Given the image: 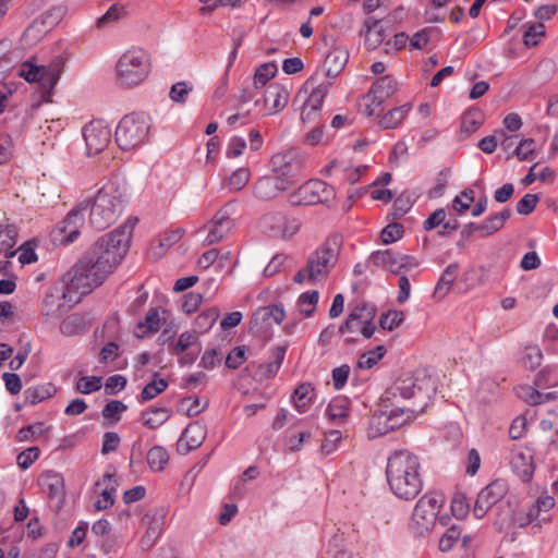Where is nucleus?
Listing matches in <instances>:
<instances>
[{"mask_svg": "<svg viewBox=\"0 0 558 558\" xmlns=\"http://www.w3.org/2000/svg\"><path fill=\"white\" fill-rule=\"evenodd\" d=\"M434 392V383L425 374H402L383 393L379 409L371 421L372 427L385 435L402 426L424 412Z\"/></svg>", "mask_w": 558, "mask_h": 558, "instance_id": "1", "label": "nucleus"}, {"mask_svg": "<svg viewBox=\"0 0 558 558\" xmlns=\"http://www.w3.org/2000/svg\"><path fill=\"white\" fill-rule=\"evenodd\" d=\"M137 221L136 217H130L122 226L99 238L78 260L81 269L90 274L95 283L100 286L124 258Z\"/></svg>", "mask_w": 558, "mask_h": 558, "instance_id": "2", "label": "nucleus"}, {"mask_svg": "<svg viewBox=\"0 0 558 558\" xmlns=\"http://www.w3.org/2000/svg\"><path fill=\"white\" fill-rule=\"evenodd\" d=\"M418 458L408 450L395 451L389 458L386 476L391 492L400 499L412 500L423 488Z\"/></svg>", "mask_w": 558, "mask_h": 558, "instance_id": "3", "label": "nucleus"}, {"mask_svg": "<svg viewBox=\"0 0 558 558\" xmlns=\"http://www.w3.org/2000/svg\"><path fill=\"white\" fill-rule=\"evenodd\" d=\"M125 205V194L116 182H108L95 194L80 201V208L89 209V223L104 230L114 223Z\"/></svg>", "mask_w": 558, "mask_h": 558, "instance_id": "4", "label": "nucleus"}, {"mask_svg": "<svg viewBox=\"0 0 558 558\" xmlns=\"http://www.w3.org/2000/svg\"><path fill=\"white\" fill-rule=\"evenodd\" d=\"M116 70L121 85L136 86L143 83L150 72L149 56L141 48H131L119 58Z\"/></svg>", "mask_w": 558, "mask_h": 558, "instance_id": "5", "label": "nucleus"}, {"mask_svg": "<svg viewBox=\"0 0 558 558\" xmlns=\"http://www.w3.org/2000/svg\"><path fill=\"white\" fill-rule=\"evenodd\" d=\"M150 118L145 113L132 112L124 116L116 129V142L122 150H131L148 140Z\"/></svg>", "mask_w": 558, "mask_h": 558, "instance_id": "6", "label": "nucleus"}, {"mask_svg": "<svg viewBox=\"0 0 558 558\" xmlns=\"http://www.w3.org/2000/svg\"><path fill=\"white\" fill-rule=\"evenodd\" d=\"M340 244L337 238L327 239L319 247L310 255L307 270L310 281L316 282L325 279L338 262Z\"/></svg>", "mask_w": 558, "mask_h": 558, "instance_id": "7", "label": "nucleus"}, {"mask_svg": "<svg viewBox=\"0 0 558 558\" xmlns=\"http://www.w3.org/2000/svg\"><path fill=\"white\" fill-rule=\"evenodd\" d=\"M336 198L335 189L326 182L312 179L302 184L289 196L293 206L329 205Z\"/></svg>", "mask_w": 558, "mask_h": 558, "instance_id": "8", "label": "nucleus"}, {"mask_svg": "<svg viewBox=\"0 0 558 558\" xmlns=\"http://www.w3.org/2000/svg\"><path fill=\"white\" fill-rule=\"evenodd\" d=\"M303 167L304 159L294 149L278 153L270 159L271 170L280 181L287 184L288 189L299 181Z\"/></svg>", "mask_w": 558, "mask_h": 558, "instance_id": "9", "label": "nucleus"}, {"mask_svg": "<svg viewBox=\"0 0 558 558\" xmlns=\"http://www.w3.org/2000/svg\"><path fill=\"white\" fill-rule=\"evenodd\" d=\"M235 211V203L229 202L225 204L213 217V219L204 226L208 233L204 240L206 245H213L220 242L233 229L234 221L231 216Z\"/></svg>", "mask_w": 558, "mask_h": 558, "instance_id": "10", "label": "nucleus"}, {"mask_svg": "<svg viewBox=\"0 0 558 558\" xmlns=\"http://www.w3.org/2000/svg\"><path fill=\"white\" fill-rule=\"evenodd\" d=\"M259 227L270 236L290 239L300 230L301 221L294 217L289 218L281 213H269L262 217Z\"/></svg>", "mask_w": 558, "mask_h": 558, "instance_id": "11", "label": "nucleus"}, {"mask_svg": "<svg viewBox=\"0 0 558 558\" xmlns=\"http://www.w3.org/2000/svg\"><path fill=\"white\" fill-rule=\"evenodd\" d=\"M68 12L65 4L53 5L45 11L33 24H31L24 32V39L38 40L43 33L57 26Z\"/></svg>", "mask_w": 558, "mask_h": 558, "instance_id": "12", "label": "nucleus"}, {"mask_svg": "<svg viewBox=\"0 0 558 558\" xmlns=\"http://www.w3.org/2000/svg\"><path fill=\"white\" fill-rule=\"evenodd\" d=\"M83 208H80V202L69 211L65 218L58 223L54 229V238L61 243L70 244L80 236V229L84 225Z\"/></svg>", "mask_w": 558, "mask_h": 558, "instance_id": "13", "label": "nucleus"}, {"mask_svg": "<svg viewBox=\"0 0 558 558\" xmlns=\"http://www.w3.org/2000/svg\"><path fill=\"white\" fill-rule=\"evenodd\" d=\"M83 137L89 156L101 153L110 143L111 131L101 121H92L83 128Z\"/></svg>", "mask_w": 558, "mask_h": 558, "instance_id": "14", "label": "nucleus"}, {"mask_svg": "<svg viewBox=\"0 0 558 558\" xmlns=\"http://www.w3.org/2000/svg\"><path fill=\"white\" fill-rule=\"evenodd\" d=\"M507 493V486L502 481H493L484 487L477 495L473 514L476 519H482L488 510L499 502Z\"/></svg>", "mask_w": 558, "mask_h": 558, "instance_id": "15", "label": "nucleus"}, {"mask_svg": "<svg viewBox=\"0 0 558 558\" xmlns=\"http://www.w3.org/2000/svg\"><path fill=\"white\" fill-rule=\"evenodd\" d=\"M377 315V308L374 304L367 302H359L356 304L350 305V314L345 319V327L350 328V324L353 320H360L366 325L363 327L362 336L365 339H369L373 337L376 330V326L374 325V319Z\"/></svg>", "mask_w": 558, "mask_h": 558, "instance_id": "16", "label": "nucleus"}, {"mask_svg": "<svg viewBox=\"0 0 558 558\" xmlns=\"http://www.w3.org/2000/svg\"><path fill=\"white\" fill-rule=\"evenodd\" d=\"M512 472L523 482L529 483L534 474V453L530 448H514L510 456Z\"/></svg>", "mask_w": 558, "mask_h": 558, "instance_id": "17", "label": "nucleus"}, {"mask_svg": "<svg viewBox=\"0 0 558 558\" xmlns=\"http://www.w3.org/2000/svg\"><path fill=\"white\" fill-rule=\"evenodd\" d=\"M444 502V498L440 495H424L416 502L413 510V520L417 524H429L436 518L441 505Z\"/></svg>", "mask_w": 558, "mask_h": 558, "instance_id": "18", "label": "nucleus"}, {"mask_svg": "<svg viewBox=\"0 0 558 558\" xmlns=\"http://www.w3.org/2000/svg\"><path fill=\"white\" fill-rule=\"evenodd\" d=\"M331 81L327 80L318 83L316 76H311L304 84L303 89L307 92L311 89L308 97L306 98L303 106L311 108L312 111L320 110L324 98L329 92Z\"/></svg>", "mask_w": 558, "mask_h": 558, "instance_id": "19", "label": "nucleus"}, {"mask_svg": "<svg viewBox=\"0 0 558 558\" xmlns=\"http://www.w3.org/2000/svg\"><path fill=\"white\" fill-rule=\"evenodd\" d=\"M396 90L397 82L395 78L390 75H385L373 83L365 98L373 99V102H375L377 107H381L383 104L396 93Z\"/></svg>", "mask_w": 558, "mask_h": 558, "instance_id": "20", "label": "nucleus"}, {"mask_svg": "<svg viewBox=\"0 0 558 558\" xmlns=\"http://www.w3.org/2000/svg\"><path fill=\"white\" fill-rule=\"evenodd\" d=\"M289 99V92L283 86L274 83L266 87L264 93V105L267 109L266 116L282 110Z\"/></svg>", "mask_w": 558, "mask_h": 558, "instance_id": "21", "label": "nucleus"}, {"mask_svg": "<svg viewBox=\"0 0 558 558\" xmlns=\"http://www.w3.org/2000/svg\"><path fill=\"white\" fill-rule=\"evenodd\" d=\"M38 485L50 499H62L64 496V478L54 471H45L38 478Z\"/></svg>", "mask_w": 558, "mask_h": 558, "instance_id": "22", "label": "nucleus"}, {"mask_svg": "<svg viewBox=\"0 0 558 558\" xmlns=\"http://www.w3.org/2000/svg\"><path fill=\"white\" fill-rule=\"evenodd\" d=\"M287 190V184L277 177H263L254 184V195L264 201L274 199Z\"/></svg>", "mask_w": 558, "mask_h": 558, "instance_id": "23", "label": "nucleus"}, {"mask_svg": "<svg viewBox=\"0 0 558 558\" xmlns=\"http://www.w3.org/2000/svg\"><path fill=\"white\" fill-rule=\"evenodd\" d=\"M205 439V429L199 423L189 424L182 433L178 444L179 451L187 453L198 448Z\"/></svg>", "mask_w": 558, "mask_h": 558, "instance_id": "24", "label": "nucleus"}, {"mask_svg": "<svg viewBox=\"0 0 558 558\" xmlns=\"http://www.w3.org/2000/svg\"><path fill=\"white\" fill-rule=\"evenodd\" d=\"M348 60L349 51L342 46L335 47L325 58V75L328 78L337 77L343 71Z\"/></svg>", "mask_w": 558, "mask_h": 558, "instance_id": "25", "label": "nucleus"}, {"mask_svg": "<svg viewBox=\"0 0 558 558\" xmlns=\"http://www.w3.org/2000/svg\"><path fill=\"white\" fill-rule=\"evenodd\" d=\"M66 292L63 289L50 288L43 300V315L46 317H59L64 312L63 300Z\"/></svg>", "mask_w": 558, "mask_h": 558, "instance_id": "26", "label": "nucleus"}, {"mask_svg": "<svg viewBox=\"0 0 558 558\" xmlns=\"http://www.w3.org/2000/svg\"><path fill=\"white\" fill-rule=\"evenodd\" d=\"M99 284L95 283L93 277L87 271H83L81 269V264H77L74 267V274L69 280L66 289L69 292H76L80 295H86L90 293Z\"/></svg>", "mask_w": 558, "mask_h": 558, "instance_id": "27", "label": "nucleus"}, {"mask_svg": "<svg viewBox=\"0 0 558 558\" xmlns=\"http://www.w3.org/2000/svg\"><path fill=\"white\" fill-rule=\"evenodd\" d=\"M368 263L392 274H400V253L392 250L373 252Z\"/></svg>", "mask_w": 558, "mask_h": 558, "instance_id": "28", "label": "nucleus"}, {"mask_svg": "<svg viewBox=\"0 0 558 558\" xmlns=\"http://www.w3.org/2000/svg\"><path fill=\"white\" fill-rule=\"evenodd\" d=\"M541 514V510L536 508L535 502L529 508L524 517L521 514H515V517H504L501 513L498 514L495 525L499 531L508 529L511 523H515L519 527H523L530 523H532L534 520H536Z\"/></svg>", "mask_w": 558, "mask_h": 558, "instance_id": "29", "label": "nucleus"}, {"mask_svg": "<svg viewBox=\"0 0 558 558\" xmlns=\"http://www.w3.org/2000/svg\"><path fill=\"white\" fill-rule=\"evenodd\" d=\"M286 317L284 308L282 304H271L263 307H258L252 316V324L255 326L260 323L263 325H269V320L272 319L276 324H281Z\"/></svg>", "mask_w": 558, "mask_h": 558, "instance_id": "30", "label": "nucleus"}, {"mask_svg": "<svg viewBox=\"0 0 558 558\" xmlns=\"http://www.w3.org/2000/svg\"><path fill=\"white\" fill-rule=\"evenodd\" d=\"M172 411L165 407H150L142 412L144 425L150 429H156L163 425L170 417Z\"/></svg>", "mask_w": 558, "mask_h": 558, "instance_id": "31", "label": "nucleus"}, {"mask_svg": "<svg viewBox=\"0 0 558 558\" xmlns=\"http://www.w3.org/2000/svg\"><path fill=\"white\" fill-rule=\"evenodd\" d=\"M57 392V388L53 384H44L34 387H28L24 390L25 402L35 405L47 399L53 397Z\"/></svg>", "mask_w": 558, "mask_h": 558, "instance_id": "32", "label": "nucleus"}, {"mask_svg": "<svg viewBox=\"0 0 558 558\" xmlns=\"http://www.w3.org/2000/svg\"><path fill=\"white\" fill-rule=\"evenodd\" d=\"M511 217L510 209H504L499 213L488 216L482 223H480L481 236H488L500 230L505 222Z\"/></svg>", "mask_w": 558, "mask_h": 558, "instance_id": "33", "label": "nucleus"}, {"mask_svg": "<svg viewBox=\"0 0 558 558\" xmlns=\"http://www.w3.org/2000/svg\"><path fill=\"white\" fill-rule=\"evenodd\" d=\"M458 270V263H452L446 267L436 284L434 296L442 299L448 294L452 283L457 278Z\"/></svg>", "mask_w": 558, "mask_h": 558, "instance_id": "34", "label": "nucleus"}, {"mask_svg": "<svg viewBox=\"0 0 558 558\" xmlns=\"http://www.w3.org/2000/svg\"><path fill=\"white\" fill-rule=\"evenodd\" d=\"M349 405L350 401L348 398L342 396L336 397L329 402L326 415L330 422L340 423L348 416Z\"/></svg>", "mask_w": 558, "mask_h": 558, "instance_id": "35", "label": "nucleus"}, {"mask_svg": "<svg viewBox=\"0 0 558 558\" xmlns=\"http://www.w3.org/2000/svg\"><path fill=\"white\" fill-rule=\"evenodd\" d=\"M314 398V388L310 383L299 385L292 395L294 408L299 413H304Z\"/></svg>", "mask_w": 558, "mask_h": 558, "instance_id": "36", "label": "nucleus"}, {"mask_svg": "<svg viewBox=\"0 0 558 558\" xmlns=\"http://www.w3.org/2000/svg\"><path fill=\"white\" fill-rule=\"evenodd\" d=\"M411 110V105L405 104L388 111L380 120L379 125L385 130L396 129Z\"/></svg>", "mask_w": 558, "mask_h": 558, "instance_id": "37", "label": "nucleus"}, {"mask_svg": "<svg viewBox=\"0 0 558 558\" xmlns=\"http://www.w3.org/2000/svg\"><path fill=\"white\" fill-rule=\"evenodd\" d=\"M169 453L161 446H154L147 452V464L153 472H161L169 462Z\"/></svg>", "mask_w": 558, "mask_h": 558, "instance_id": "38", "label": "nucleus"}, {"mask_svg": "<svg viewBox=\"0 0 558 558\" xmlns=\"http://www.w3.org/2000/svg\"><path fill=\"white\" fill-rule=\"evenodd\" d=\"M288 345H278L271 350L270 361L265 364V377L272 378L277 375L284 360Z\"/></svg>", "mask_w": 558, "mask_h": 558, "instance_id": "39", "label": "nucleus"}, {"mask_svg": "<svg viewBox=\"0 0 558 558\" xmlns=\"http://www.w3.org/2000/svg\"><path fill=\"white\" fill-rule=\"evenodd\" d=\"M319 294L316 290H311L302 293L298 299V308L305 317H311L318 303Z\"/></svg>", "mask_w": 558, "mask_h": 558, "instance_id": "40", "label": "nucleus"}, {"mask_svg": "<svg viewBox=\"0 0 558 558\" xmlns=\"http://www.w3.org/2000/svg\"><path fill=\"white\" fill-rule=\"evenodd\" d=\"M168 388V381L163 378L154 379L148 383L138 396V402L145 403L162 393Z\"/></svg>", "mask_w": 558, "mask_h": 558, "instance_id": "41", "label": "nucleus"}, {"mask_svg": "<svg viewBox=\"0 0 558 558\" xmlns=\"http://www.w3.org/2000/svg\"><path fill=\"white\" fill-rule=\"evenodd\" d=\"M378 24L379 21L374 17H367L364 22L366 28L365 44L371 49H375L384 40L383 33L376 31Z\"/></svg>", "mask_w": 558, "mask_h": 558, "instance_id": "42", "label": "nucleus"}, {"mask_svg": "<svg viewBox=\"0 0 558 558\" xmlns=\"http://www.w3.org/2000/svg\"><path fill=\"white\" fill-rule=\"evenodd\" d=\"M85 329L83 317L72 314L64 318L60 324V332L63 336L71 337L83 332Z\"/></svg>", "mask_w": 558, "mask_h": 558, "instance_id": "43", "label": "nucleus"}, {"mask_svg": "<svg viewBox=\"0 0 558 558\" xmlns=\"http://www.w3.org/2000/svg\"><path fill=\"white\" fill-rule=\"evenodd\" d=\"M219 317V311L217 307H211L201 313L195 318V330L198 333L207 332L216 323Z\"/></svg>", "mask_w": 558, "mask_h": 558, "instance_id": "44", "label": "nucleus"}, {"mask_svg": "<svg viewBox=\"0 0 558 558\" xmlns=\"http://www.w3.org/2000/svg\"><path fill=\"white\" fill-rule=\"evenodd\" d=\"M16 243V231L13 226H0V253H5L7 256H13L15 252H8Z\"/></svg>", "mask_w": 558, "mask_h": 558, "instance_id": "45", "label": "nucleus"}, {"mask_svg": "<svg viewBox=\"0 0 558 558\" xmlns=\"http://www.w3.org/2000/svg\"><path fill=\"white\" fill-rule=\"evenodd\" d=\"M198 332L196 331H185L182 332L172 348V353L179 355L180 353H184L187 350L195 349L194 347L198 343Z\"/></svg>", "mask_w": 558, "mask_h": 558, "instance_id": "46", "label": "nucleus"}, {"mask_svg": "<svg viewBox=\"0 0 558 558\" xmlns=\"http://www.w3.org/2000/svg\"><path fill=\"white\" fill-rule=\"evenodd\" d=\"M277 66L272 62L262 64L255 72L253 77L254 87L257 89L264 87L266 83L275 76Z\"/></svg>", "mask_w": 558, "mask_h": 558, "instance_id": "47", "label": "nucleus"}, {"mask_svg": "<svg viewBox=\"0 0 558 558\" xmlns=\"http://www.w3.org/2000/svg\"><path fill=\"white\" fill-rule=\"evenodd\" d=\"M535 151V141L526 138L520 141L515 148L507 156V159L515 156L519 160H531Z\"/></svg>", "mask_w": 558, "mask_h": 558, "instance_id": "48", "label": "nucleus"}, {"mask_svg": "<svg viewBox=\"0 0 558 558\" xmlns=\"http://www.w3.org/2000/svg\"><path fill=\"white\" fill-rule=\"evenodd\" d=\"M47 428L41 422H37L27 426H23L16 434L17 441H33L37 437L41 436Z\"/></svg>", "mask_w": 558, "mask_h": 558, "instance_id": "49", "label": "nucleus"}, {"mask_svg": "<svg viewBox=\"0 0 558 558\" xmlns=\"http://www.w3.org/2000/svg\"><path fill=\"white\" fill-rule=\"evenodd\" d=\"M387 350L384 345H377L374 350L363 353L360 356L357 366L360 368H372L377 362L384 357Z\"/></svg>", "mask_w": 558, "mask_h": 558, "instance_id": "50", "label": "nucleus"}, {"mask_svg": "<svg viewBox=\"0 0 558 558\" xmlns=\"http://www.w3.org/2000/svg\"><path fill=\"white\" fill-rule=\"evenodd\" d=\"M404 320V313L402 311H388L381 314L379 318V326L384 330H393L399 327Z\"/></svg>", "mask_w": 558, "mask_h": 558, "instance_id": "51", "label": "nucleus"}, {"mask_svg": "<svg viewBox=\"0 0 558 558\" xmlns=\"http://www.w3.org/2000/svg\"><path fill=\"white\" fill-rule=\"evenodd\" d=\"M543 354L538 347L529 345L524 349L521 357L522 364L529 369H535L542 363Z\"/></svg>", "mask_w": 558, "mask_h": 558, "instance_id": "52", "label": "nucleus"}, {"mask_svg": "<svg viewBox=\"0 0 558 558\" xmlns=\"http://www.w3.org/2000/svg\"><path fill=\"white\" fill-rule=\"evenodd\" d=\"M125 14H126V11H125L124 5L118 4V3L112 4L107 10V12L97 20L96 25H97V27L102 28L107 24L122 19L123 16H125Z\"/></svg>", "mask_w": 558, "mask_h": 558, "instance_id": "53", "label": "nucleus"}, {"mask_svg": "<svg viewBox=\"0 0 558 558\" xmlns=\"http://www.w3.org/2000/svg\"><path fill=\"white\" fill-rule=\"evenodd\" d=\"M250 180V171L247 168H239L228 178V186L230 191H241Z\"/></svg>", "mask_w": 558, "mask_h": 558, "instance_id": "54", "label": "nucleus"}, {"mask_svg": "<svg viewBox=\"0 0 558 558\" xmlns=\"http://www.w3.org/2000/svg\"><path fill=\"white\" fill-rule=\"evenodd\" d=\"M162 325V322L159 317V312L157 308H150L149 312L147 313L146 317H145V320L144 322H140L137 324V328L138 329H146L144 330V333L146 332H156L160 329Z\"/></svg>", "mask_w": 558, "mask_h": 558, "instance_id": "55", "label": "nucleus"}, {"mask_svg": "<svg viewBox=\"0 0 558 558\" xmlns=\"http://www.w3.org/2000/svg\"><path fill=\"white\" fill-rule=\"evenodd\" d=\"M192 89V86L187 82H178L171 86L169 97L177 104H184Z\"/></svg>", "mask_w": 558, "mask_h": 558, "instance_id": "56", "label": "nucleus"}, {"mask_svg": "<svg viewBox=\"0 0 558 558\" xmlns=\"http://www.w3.org/2000/svg\"><path fill=\"white\" fill-rule=\"evenodd\" d=\"M101 388V377L84 376L76 384V390L81 393L88 395L98 391Z\"/></svg>", "mask_w": 558, "mask_h": 558, "instance_id": "57", "label": "nucleus"}, {"mask_svg": "<svg viewBox=\"0 0 558 558\" xmlns=\"http://www.w3.org/2000/svg\"><path fill=\"white\" fill-rule=\"evenodd\" d=\"M461 535V529L457 525L450 526L439 539V549L449 551Z\"/></svg>", "mask_w": 558, "mask_h": 558, "instance_id": "58", "label": "nucleus"}, {"mask_svg": "<svg viewBox=\"0 0 558 558\" xmlns=\"http://www.w3.org/2000/svg\"><path fill=\"white\" fill-rule=\"evenodd\" d=\"M470 510L466 497L462 493H457L451 501V512L457 519H464Z\"/></svg>", "mask_w": 558, "mask_h": 558, "instance_id": "59", "label": "nucleus"}, {"mask_svg": "<svg viewBox=\"0 0 558 558\" xmlns=\"http://www.w3.org/2000/svg\"><path fill=\"white\" fill-rule=\"evenodd\" d=\"M524 395L522 396L530 404L537 405L545 403L547 400L556 398V392L542 393L532 387H525L522 389Z\"/></svg>", "mask_w": 558, "mask_h": 558, "instance_id": "60", "label": "nucleus"}, {"mask_svg": "<svg viewBox=\"0 0 558 558\" xmlns=\"http://www.w3.org/2000/svg\"><path fill=\"white\" fill-rule=\"evenodd\" d=\"M403 226L397 222L389 223L380 232L383 243L390 244L401 239L403 235Z\"/></svg>", "mask_w": 558, "mask_h": 558, "instance_id": "61", "label": "nucleus"}, {"mask_svg": "<svg viewBox=\"0 0 558 558\" xmlns=\"http://www.w3.org/2000/svg\"><path fill=\"white\" fill-rule=\"evenodd\" d=\"M539 201L537 194H525L518 203H517V213L520 215L527 216L532 214Z\"/></svg>", "mask_w": 558, "mask_h": 558, "instance_id": "62", "label": "nucleus"}, {"mask_svg": "<svg viewBox=\"0 0 558 558\" xmlns=\"http://www.w3.org/2000/svg\"><path fill=\"white\" fill-rule=\"evenodd\" d=\"M128 407L120 400H111L109 401L101 411V415L105 418L113 420L118 422L120 420L119 415L126 411Z\"/></svg>", "mask_w": 558, "mask_h": 558, "instance_id": "63", "label": "nucleus"}, {"mask_svg": "<svg viewBox=\"0 0 558 558\" xmlns=\"http://www.w3.org/2000/svg\"><path fill=\"white\" fill-rule=\"evenodd\" d=\"M474 202V192L472 190H464L460 195L456 196L452 202V207L459 214L466 211L471 204Z\"/></svg>", "mask_w": 558, "mask_h": 558, "instance_id": "64", "label": "nucleus"}]
</instances>
